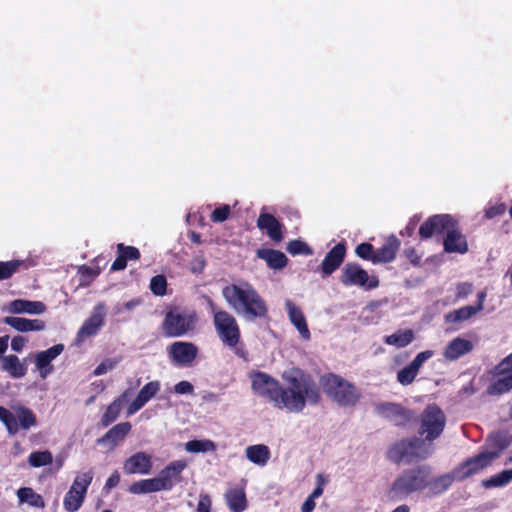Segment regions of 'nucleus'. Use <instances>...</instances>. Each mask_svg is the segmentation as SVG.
I'll return each instance as SVG.
<instances>
[{"mask_svg": "<svg viewBox=\"0 0 512 512\" xmlns=\"http://www.w3.org/2000/svg\"><path fill=\"white\" fill-rule=\"evenodd\" d=\"M18 499L21 503H28L29 505L37 508H44L45 502L40 494H37L30 487H22L17 491Z\"/></svg>", "mask_w": 512, "mask_h": 512, "instance_id": "nucleus-37", "label": "nucleus"}, {"mask_svg": "<svg viewBox=\"0 0 512 512\" xmlns=\"http://www.w3.org/2000/svg\"><path fill=\"white\" fill-rule=\"evenodd\" d=\"M434 355V351L425 350L416 355V357L404 368L397 372V381L408 386L416 379L422 365Z\"/></svg>", "mask_w": 512, "mask_h": 512, "instance_id": "nucleus-16", "label": "nucleus"}, {"mask_svg": "<svg viewBox=\"0 0 512 512\" xmlns=\"http://www.w3.org/2000/svg\"><path fill=\"white\" fill-rule=\"evenodd\" d=\"M472 349L473 344L471 341L456 337L447 344L443 357L446 361L452 362L471 352Z\"/></svg>", "mask_w": 512, "mask_h": 512, "instance_id": "nucleus-27", "label": "nucleus"}, {"mask_svg": "<svg viewBox=\"0 0 512 512\" xmlns=\"http://www.w3.org/2000/svg\"><path fill=\"white\" fill-rule=\"evenodd\" d=\"M119 482H120V475L117 471H115L106 480L104 488L109 491L112 488L116 487L119 484Z\"/></svg>", "mask_w": 512, "mask_h": 512, "instance_id": "nucleus-61", "label": "nucleus"}, {"mask_svg": "<svg viewBox=\"0 0 512 512\" xmlns=\"http://www.w3.org/2000/svg\"><path fill=\"white\" fill-rule=\"evenodd\" d=\"M432 473V467L428 464H420L406 468L394 479L389 494L393 499L402 500L413 493L427 489L428 479Z\"/></svg>", "mask_w": 512, "mask_h": 512, "instance_id": "nucleus-4", "label": "nucleus"}, {"mask_svg": "<svg viewBox=\"0 0 512 512\" xmlns=\"http://www.w3.org/2000/svg\"><path fill=\"white\" fill-rule=\"evenodd\" d=\"M100 272L101 271L99 267L93 268L87 265H82L78 269L80 276L89 280L95 279L100 274Z\"/></svg>", "mask_w": 512, "mask_h": 512, "instance_id": "nucleus-55", "label": "nucleus"}, {"mask_svg": "<svg viewBox=\"0 0 512 512\" xmlns=\"http://www.w3.org/2000/svg\"><path fill=\"white\" fill-rule=\"evenodd\" d=\"M16 418L19 424V428H22L24 430L30 429L37 423V419L34 412L27 407H19L17 410Z\"/></svg>", "mask_w": 512, "mask_h": 512, "instance_id": "nucleus-42", "label": "nucleus"}, {"mask_svg": "<svg viewBox=\"0 0 512 512\" xmlns=\"http://www.w3.org/2000/svg\"><path fill=\"white\" fill-rule=\"evenodd\" d=\"M400 245L401 242L396 236L391 235L387 237L383 245L379 249L375 250V257L374 259H372V263H391L392 261L395 260Z\"/></svg>", "mask_w": 512, "mask_h": 512, "instance_id": "nucleus-24", "label": "nucleus"}, {"mask_svg": "<svg viewBox=\"0 0 512 512\" xmlns=\"http://www.w3.org/2000/svg\"><path fill=\"white\" fill-rule=\"evenodd\" d=\"M205 300L218 338L224 346L233 350L235 355L246 359L247 351L243 347H238L241 343V330L236 318L218 306L210 297L205 296Z\"/></svg>", "mask_w": 512, "mask_h": 512, "instance_id": "nucleus-3", "label": "nucleus"}, {"mask_svg": "<svg viewBox=\"0 0 512 512\" xmlns=\"http://www.w3.org/2000/svg\"><path fill=\"white\" fill-rule=\"evenodd\" d=\"M64 351L63 344H56L47 350L38 352L35 356V366L39 371L40 377L45 379L50 375L54 367L51 362L56 359Z\"/></svg>", "mask_w": 512, "mask_h": 512, "instance_id": "nucleus-20", "label": "nucleus"}, {"mask_svg": "<svg viewBox=\"0 0 512 512\" xmlns=\"http://www.w3.org/2000/svg\"><path fill=\"white\" fill-rule=\"evenodd\" d=\"M186 466V461L175 460L163 468L159 472L158 477H155L160 490H171L181 480V473Z\"/></svg>", "mask_w": 512, "mask_h": 512, "instance_id": "nucleus-15", "label": "nucleus"}, {"mask_svg": "<svg viewBox=\"0 0 512 512\" xmlns=\"http://www.w3.org/2000/svg\"><path fill=\"white\" fill-rule=\"evenodd\" d=\"M160 390V382L150 381L138 392L136 398L130 403L127 409L128 415H133L149 402Z\"/></svg>", "mask_w": 512, "mask_h": 512, "instance_id": "nucleus-25", "label": "nucleus"}, {"mask_svg": "<svg viewBox=\"0 0 512 512\" xmlns=\"http://www.w3.org/2000/svg\"><path fill=\"white\" fill-rule=\"evenodd\" d=\"M256 256L264 260L267 266L274 270H281L288 264L287 256L280 250L261 248L256 251Z\"/></svg>", "mask_w": 512, "mask_h": 512, "instance_id": "nucleus-29", "label": "nucleus"}, {"mask_svg": "<svg viewBox=\"0 0 512 512\" xmlns=\"http://www.w3.org/2000/svg\"><path fill=\"white\" fill-rule=\"evenodd\" d=\"M456 480L455 471L452 473L443 474L433 477V472L428 479L427 489L432 495H440L450 488L452 483Z\"/></svg>", "mask_w": 512, "mask_h": 512, "instance_id": "nucleus-33", "label": "nucleus"}, {"mask_svg": "<svg viewBox=\"0 0 512 512\" xmlns=\"http://www.w3.org/2000/svg\"><path fill=\"white\" fill-rule=\"evenodd\" d=\"M105 316V305L103 303H98L93 308L90 316L84 321L78 330L75 337L76 344H81L87 338L97 335L105 324Z\"/></svg>", "mask_w": 512, "mask_h": 512, "instance_id": "nucleus-13", "label": "nucleus"}, {"mask_svg": "<svg viewBox=\"0 0 512 512\" xmlns=\"http://www.w3.org/2000/svg\"><path fill=\"white\" fill-rule=\"evenodd\" d=\"M374 409L377 415L389 420L397 427H405L414 418V412L399 403L380 402Z\"/></svg>", "mask_w": 512, "mask_h": 512, "instance_id": "nucleus-11", "label": "nucleus"}, {"mask_svg": "<svg viewBox=\"0 0 512 512\" xmlns=\"http://www.w3.org/2000/svg\"><path fill=\"white\" fill-rule=\"evenodd\" d=\"M0 362L1 370L8 373L14 379L22 378L27 374L26 365L15 354L1 356Z\"/></svg>", "mask_w": 512, "mask_h": 512, "instance_id": "nucleus-30", "label": "nucleus"}, {"mask_svg": "<svg viewBox=\"0 0 512 512\" xmlns=\"http://www.w3.org/2000/svg\"><path fill=\"white\" fill-rule=\"evenodd\" d=\"M346 255V244L345 242H339L336 244L323 259L320 271L323 276H329L335 272L343 263Z\"/></svg>", "mask_w": 512, "mask_h": 512, "instance_id": "nucleus-22", "label": "nucleus"}, {"mask_svg": "<svg viewBox=\"0 0 512 512\" xmlns=\"http://www.w3.org/2000/svg\"><path fill=\"white\" fill-rule=\"evenodd\" d=\"M355 254L363 260L372 262L375 257V248L371 243L363 242L356 246Z\"/></svg>", "mask_w": 512, "mask_h": 512, "instance_id": "nucleus-51", "label": "nucleus"}, {"mask_svg": "<svg viewBox=\"0 0 512 512\" xmlns=\"http://www.w3.org/2000/svg\"><path fill=\"white\" fill-rule=\"evenodd\" d=\"M198 348L191 342H174L168 347L169 358L177 365L191 364L197 357Z\"/></svg>", "mask_w": 512, "mask_h": 512, "instance_id": "nucleus-17", "label": "nucleus"}, {"mask_svg": "<svg viewBox=\"0 0 512 512\" xmlns=\"http://www.w3.org/2000/svg\"><path fill=\"white\" fill-rule=\"evenodd\" d=\"M225 501L231 512H243L247 508L246 494L243 488H230L225 493Z\"/></svg>", "mask_w": 512, "mask_h": 512, "instance_id": "nucleus-32", "label": "nucleus"}, {"mask_svg": "<svg viewBox=\"0 0 512 512\" xmlns=\"http://www.w3.org/2000/svg\"><path fill=\"white\" fill-rule=\"evenodd\" d=\"M153 467L152 456L146 452H136L128 457L123 463L124 473L127 475H147Z\"/></svg>", "mask_w": 512, "mask_h": 512, "instance_id": "nucleus-19", "label": "nucleus"}, {"mask_svg": "<svg viewBox=\"0 0 512 512\" xmlns=\"http://www.w3.org/2000/svg\"><path fill=\"white\" fill-rule=\"evenodd\" d=\"M0 421L5 425L9 434L15 435L19 431L16 416L7 408L0 406Z\"/></svg>", "mask_w": 512, "mask_h": 512, "instance_id": "nucleus-45", "label": "nucleus"}, {"mask_svg": "<svg viewBox=\"0 0 512 512\" xmlns=\"http://www.w3.org/2000/svg\"><path fill=\"white\" fill-rule=\"evenodd\" d=\"M446 426V416L444 412L436 405H428L420 416V426L418 434L424 436L426 443L432 444L439 438Z\"/></svg>", "mask_w": 512, "mask_h": 512, "instance_id": "nucleus-9", "label": "nucleus"}, {"mask_svg": "<svg viewBox=\"0 0 512 512\" xmlns=\"http://www.w3.org/2000/svg\"><path fill=\"white\" fill-rule=\"evenodd\" d=\"M231 215V207L228 204L221 205L215 208L211 215L210 220L214 223H222L226 221Z\"/></svg>", "mask_w": 512, "mask_h": 512, "instance_id": "nucleus-53", "label": "nucleus"}, {"mask_svg": "<svg viewBox=\"0 0 512 512\" xmlns=\"http://www.w3.org/2000/svg\"><path fill=\"white\" fill-rule=\"evenodd\" d=\"M28 342V339L24 336H15L11 340V349L15 352L20 353L23 348L25 347L26 343Z\"/></svg>", "mask_w": 512, "mask_h": 512, "instance_id": "nucleus-58", "label": "nucleus"}, {"mask_svg": "<svg viewBox=\"0 0 512 512\" xmlns=\"http://www.w3.org/2000/svg\"><path fill=\"white\" fill-rule=\"evenodd\" d=\"M161 491L155 478L142 479L134 482L129 487V492L132 494H146Z\"/></svg>", "mask_w": 512, "mask_h": 512, "instance_id": "nucleus-39", "label": "nucleus"}, {"mask_svg": "<svg viewBox=\"0 0 512 512\" xmlns=\"http://www.w3.org/2000/svg\"><path fill=\"white\" fill-rule=\"evenodd\" d=\"M415 334L411 329L397 330L395 333L385 336L384 343L395 346L396 348H404L413 342Z\"/></svg>", "mask_w": 512, "mask_h": 512, "instance_id": "nucleus-35", "label": "nucleus"}, {"mask_svg": "<svg viewBox=\"0 0 512 512\" xmlns=\"http://www.w3.org/2000/svg\"><path fill=\"white\" fill-rule=\"evenodd\" d=\"M206 262L202 256L196 257L192 261L191 271L193 273H201L205 268Z\"/></svg>", "mask_w": 512, "mask_h": 512, "instance_id": "nucleus-60", "label": "nucleus"}, {"mask_svg": "<svg viewBox=\"0 0 512 512\" xmlns=\"http://www.w3.org/2000/svg\"><path fill=\"white\" fill-rule=\"evenodd\" d=\"M9 310L15 314L27 313L31 315H39L46 311V305L41 301L15 299L10 302Z\"/></svg>", "mask_w": 512, "mask_h": 512, "instance_id": "nucleus-31", "label": "nucleus"}, {"mask_svg": "<svg viewBox=\"0 0 512 512\" xmlns=\"http://www.w3.org/2000/svg\"><path fill=\"white\" fill-rule=\"evenodd\" d=\"M21 267L27 268L24 260L0 261V281L11 278Z\"/></svg>", "mask_w": 512, "mask_h": 512, "instance_id": "nucleus-41", "label": "nucleus"}, {"mask_svg": "<svg viewBox=\"0 0 512 512\" xmlns=\"http://www.w3.org/2000/svg\"><path fill=\"white\" fill-rule=\"evenodd\" d=\"M119 363V360L108 358L103 360L94 370L93 374L96 376L103 375L108 371L113 370L116 365Z\"/></svg>", "mask_w": 512, "mask_h": 512, "instance_id": "nucleus-54", "label": "nucleus"}, {"mask_svg": "<svg viewBox=\"0 0 512 512\" xmlns=\"http://www.w3.org/2000/svg\"><path fill=\"white\" fill-rule=\"evenodd\" d=\"M284 386L265 372L252 375L251 387L254 393L278 409L292 413L302 412L307 404L317 405L321 401V390L311 374L293 367L282 374Z\"/></svg>", "mask_w": 512, "mask_h": 512, "instance_id": "nucleus-1", "label": "nucleus"}, {"mask_svg": "<svg viewBox=\"0 0 512 512\" xmlns=\"http://www.w3.org/2000/svg\"><path fill=\"white\" fill-rule=\"evenodd\" d=\"M246 457L252 463L264 466L270 459V450L264 444L248 446L245 450Z\"/></svg>", "mask_w": 512, "mask_h": 512, "instance_id": "nucleus-34", "label": "nucleus"}, {"mask_svg": "<svg viewBox=\"0 0 512 512\" xmlns=\"http://www.w3.org/2000/svg\"><path fill=\"white\" fill-rule=\"evenodd\" d=\"M285 306L290 322L296 327L303 339L309 340L311 334L302 310L290 300L286 301Z\"/></svg>", "mask_w": 512, "mask_h": 512, "instance_id": "nucleus-28", "label": "nucleus"}, {"mask_svg": "<svg viewBox=\"0 0 512 512\" xmlns=\"http://www.w3.org/2000/svg\"><path fill=\"white\" fill-rule=\"evenodd\" d=\"M127 260L122 256V254L117 253V257L111 265V271H121L124 270L127 266Z\"/></svg>", "mask_w": 512, "mask_h": 512, "instance_id": "nucleus-59", "label": "nucleus"}, {"mask_svg": "<svg viewBox=\"0 0 512 512\" xmlns=\"http://www.w3.org/2000/svg\"><path fill=\"white\" fill-rule=\"evenodd\" d=\"M197 321V313L194 310L187 311L175 307L165 314L160 328L165 337L178 338L194 331Z\"/></svg>", "mask_w": 512, "mask_h": 512, "instance_id": "nucleus-7", "label": "nucleus"}, {"mask_svg": "<svg viewBox=\"0 0 512 512\" xmlns=\"http://www.w3.org/2000/svg\"><path fill=\"white\" fill-rule=\"evenodd\" d=\"M481 311L480 307H474V306H465L458 310H454L453 312L449 313L446 317L447 321L449 322H462L469 318H471L474 314Z\"/></svg>", "mask_w": 512, "mask_h": 512, "instance_id": "nucleus-43", "label": "nucleus"}, {"mask_svg": "<svg viewBox=\"0 0 512 512\" xmlns=\"http://www.w3.org/2000/svg\"><path fill=\"white\" fill-rule=\"evenodd\" d=\"M132 425L130 422H121L110 428L102 437L97 439L98 445H109L113 450L120 442L124 441L126 436L131 432Z\"/></svg>", "mask_w": 512, "mask_h": 512, "instance_id": "nucleus-23", "label": "nucleus"}, {"mask_svg": "<svg viewBox=\"0 0 512 512\" xmlns=\"http://www.w3.org/2000/svg\"><path fill=\"white\" fill-rule=\"evenodd\" d=\"M92 480H93V472L92 471L83 472L81 474H78L75 477L70 488H74V490H76V491L80 492V494L86 496L88 487L92 483Z\"/></svg>", "mask_w": 512, "mask_h": 512, "instance_id": "nucleus-46", "label": "nucleus"}, {"mask_svg": "<svg viewBox=\"0 0 512 512\" xmlns=\"http://www.w3.org/2000/svg\"><path fill=\"white\" fill-rule=\"evenodd\" d=\"M212 500L208 494H201L197 504V512H211Z\"/></svg>", "mask_w": 512, "mask_h": 512, "instance_id": "nucleus-56", "label": "nucleus"}, {"mask_svg": "<svg viewBox=\"0 0 512 512\" xmlns=\"http://www.w3.org/2000/svg\"><path fill=\"white\" fill-rule=\"evenodd\" d=\"M3 322L22 333L42 331L46 328L45 321L41 319L7 316L3 319Z\"/></svg>", "mask_w": 512, "mask_h": 512, "instance_id": "nucleus-26", "label": "nucleus"}, {"mask_svg": "<svg viewBox=\"0 0 512 512\" xmlns=\"http://www.w3.org/2000/svg\"><path fill=\"white\" fill-rule=\"evenodd\" d=\"M326 396L340 407L351 408L361 399L360 389L341 375L326 373L319 379Z\"/></svg>", "mask_w": 512, "mask_h": 512, "instance_id": "nucleus-5", "label": "nucleus"}, {"mask_svg": "<svg viewBox=\"0 0 512 512\" xmlns=\"http://www.w3.org/2000/svg\"><path fill=\"white\" fill-rule=\"evenodd\" d=\"M150 290L156 296H164L167 293V279L164 275L153 276L150 280Z\"/></svg>", "mask_w": 512, "mask_h": 512, "instance_id": "nucleus-50", "label": "nucleus"}, {"mask_svg": "<svg viewBox=\"0 0 512 512\" xmlns=\"http://www.w3.org/2000/svg\"><path fill=\"white\" fill-rule=\"evenodd\" d=\"M512 355L502 360L495 368V376L487 388L490 395L504 394L512 389Z\"/></svg>", "mask_w": 512, "mask_h": 512, "instance_id": "nucleus-12", "label": "nucleus"}, {"mask_svg": "<svg viewBox=\"0 0 512 512\" xmlns=\"http://www.w3.org/2000/svg\"><path fill=\"white\" fill-rule=\"evenodd\" d=\"M186 451L190 453L207 452L215 449L211 440H191L185 444Z\"/></svg>", "mask_w": 512, "mask_h": 512, "instance_id": "nucleus-49", "label": "nucleus"}, {"mask_svg": "<svg viewBox=\"0 0 512 512\" xmlns=\"http://www.w3.org/2000/svg\"><path fill=\"white\" fill-rule=\"evenodd\" d=\"M257 227L262 231H266L267 236L275 243H279L284 239V226L273 214L260 213L257 219Z\"/></svg>", "mask_w": 512, "mask_h": 512, "instance_id": "nucleus-21", "label": "nucleus"}, {"mask_svg": "<svg viewBox=\"0 0 512 512\" xmlns=\"http://www.w3.org/2000/svg\"><path fill=\"white\" fill-rule=\"evenodd\" d=\"M512 481V468L506 469L482 481V486L486 489L502 487Z\"/></svg>", "mask_w": 512, "mask_h": 512, "instance_id": "nucleus-40", "label": "nucleus"}, {"mask_svg": "<svg viewBox=\"0 0 512 512\" xmlns=\"http://www.w3.org/2000/svg\"><path fill=\"white\" fill-rule=\"evenodd\" d=\"M117 253L122 254L127 261H137L141 257V253L137 247L127 246L123 243L117 244Z\"/></svg>", "mask_w": 512, "mask_h": 512, "instance_id": "nucleus-52", "label": "nucleus"}, {"mask_svg": "<svg viewBox=\"0 0 512 512\" xmlns=\"http://www.w3.org/2000/svg\"><path fill=\"white\" fill-rule=\"evenodd\" d=\"M0 421L5 425L9 434L15 435L19 431L16 416L7 408L0 406Z\"/></svg>", "mask_w": 512, "mask_h": 512, "instance_id": "nucleus-44", "label": "nucleus"}, {"mask_svg": "<svg viewBox=\"0 0 512 512\" xmlns=\"http://www.w3.org/2000/svg\"><path fill=\"white\" fill-rule=\"evenodd\" d=\"M122 410V398H116L103 413L99 425L103 428L108 427L110 424L115 422Z\"/></svg>", "mask_w": 512, "mask_h": 512, "instance_id": "nucleus-36", "label": "nucleus"}, {"mask_svg": "<svg viewBox=\"0 0 512 512\" xmlns=\"http://www.w3.org/2000/svg\"><path fill=\"white\" fill-rule=\"evenodd\" d=\"M406 258L414 265H418L420 262V256L417 254L414 248H407L404 250Z\"/></svg>", "mask_w": 512, "mask_h": 512, "instance_id": "nucleus-62", "label": "nucleus"}, {"mask_svg": "<svg viewBox=\"0 0 512 512\" xmlns=\"http://www.w3.org/2000/svg\"><path fill=\"white\" fill-rule=\"evenodd\" d=\"M227 304L247 321L264 319L268 316V305L259 292L249 283L230 284L222 289Z\"/></svg>", "mask_w": 512, "mask_h": 512, "instance_id": "nucleus-2", "label": "nucleus"}, {"mask_svg": "<svg viewBox=\"0 0 512 512\" xmlns=\"http://www.w3.org/2000/svg\"><path fill=\"white\" fill-rule=\"evenodd\" d=\"M318 484L316 488L313 490V492L309 495L312 499H316L320 497L323 494V485H324V479L322 475H318Z\"/></svg>", "mask_w": 512, "mask_h": 512, "instance_id": "nucleus-63", "label": "nucleus"}, {"mask_svg": "<svg viewBox=\"0 0 512 512\" xmlns=\"http://www.w3.org/2000/svg\"><path fill=\"white\" fill-rule=\"evenodd\" d=\"M194 390V387L193 385L188 382V381H180L178 382L175 386H174V391L177 393V394H190L192 393Z\"/></svg>", "mask_w": 512, "mask_h": 512, "instance_id": "nucleus-57", "label": "nucleus"}, {"mask_svg": "<svg viewBox=\"0 0 512 512\" xmlns=\"http://www.w3.org/2000/svg\"><path fill=\"white\" fill-rule=\"evenodd\" d=\"M85 497V495L80 494V492L74 490V488H70L65 494L63 500L65 510L68 512L78 511L81 508Z\"/></svg>", "mask_w": 512, "mask_h": 512, "instance_id": "nucleus-38", "label": "nucleus"}, {"mask_svg": "<svg viewBox=\"0 0 512 512\" xmlns=\"http://www.w3.org/2000/svg\"><path fill=\"white\" fill-rule=\"evenodd\" d=\"M443 249L447 253L465 254L469 250L464 234L459 230V223L455 219L452 228H449L443 239Z\"/></svg>", "mask_w": 512, "mask_h": 512, "instance_id": "nucleus-18", "label": "nucleus"}, {"mask_svg": "<svg viewBox=\"0 0 512 512\" xmlns=\"http://www.w3.org/2000/svg\"><path fill=\"white\" fill-rule=\"evenodd\" d=\"M504 206L503 205H499V206H492V207H489L486 212H485V215L487 218H494L498 215H501L503 212H504Z\"/></svg>", "mask_w": 512, "mask_h": 512, "instance_id": "nucleus-64", "label": "nucleus"}, {"mask_svg": "<svg viewBox=\"0 0 512 512\" xmlns=\"http://www.w3.org/2000/svg\"><path fill=\"white\" fill-rule=\"evenodd\" d=\"M52 461V454L48 450L32 452L28 457V462L32 467H42L50 465Z\"/></svg>", "mask_w": 512, "mask_h": 512, "instance_id": "nucleus-48", "label": "nucleus"}, {"mask_svg": "<svg viewBox=\"0 0 512 512\" xmlns=\"http://www.w3.org/2000/svg\"><path fill=\"white\" fill-rule=\"evenodd\" d=\"M340 282L345 287L359 286L365 290H372L379 286L378 277L369 276L368 272L355 262L345 264L341 271Z\"/></svg>", "mask_w": 512, "mask_h": 512, "instance_id": "nucleus-10", "label": "nucleus"}, {"mask_svg": "<svg viewBox=\"0 0 512 512\" xmlns=\"http://www.w3.org/2000/svg\"><path fill=\"white\" fill-rule=\"evenodd\" d=\"M433 451V444L426 443V440L414 436L400 439L391 444L387 449L386 457L395 464L411 463L426 460Z\"/></svg>", "mask_w": 512, "mask_h": 512, "instance_id": "nucleus-6", "label": "nucleus"}, {"mask_svg": "<svg viewBox=\"0 0 512 512\" xmlns=\"http://www.w3.org/2000/svg\"><path fill=\"white\" fill-rule=\"evenodd\" d=\"M286 250L289 254L295 255H305L310 256L313 254L312 248L304 241L300 239L291 240L287 243Z\"/></svg>", "mask_w": 512, "mask_h": 512, "instance_id": "nucleus-47", "label": "nucleus"}, {"mask_svg": "<svg viewBox=\"0 0 512 512\" xmlns=\"http://www.w3.org/2000/svg\"><path fill=\"white\" fill-rule=\"evenodd\" d=\"M507 446L508 442L501 440L498 443V451H485L466 459L454 469L456 480L463 481L489 467Z\"/></svg>", "mask_w": 512, "mask_h": 512, "instance_id": "nucleus-8", "label": "nucleus"}, {"mask_svg": "<svg viewBox=\"0 0 512 512\" xmlns=\"http://www.w3.org/2000/svg\"><path fill=\"white\" fill-rule=\"evenodd\" d=\"M455 218L450 214H436L428 217L419 228V236L423 240L445 234L453 227Z\"/></svg>", "mask_w": 512, "mask_h": 512, "instance_id": "nucleus-14", "label": "nucleus"}]
</instances>
